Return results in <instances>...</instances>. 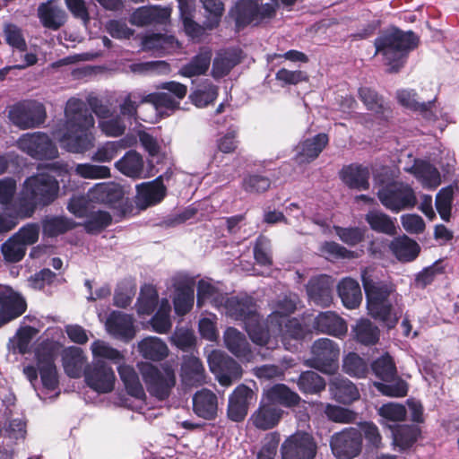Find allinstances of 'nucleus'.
<instances>
[{
    "label": "nucleus",
    "mask_w": 459,
    "mask_h": 459,
    "mask_svg": "<svg viewBox=\"0 0 459 459\" xmlns=\"http://www.w3.org/2000/svg\"><path fill=\"white\" fill-rule=\"evenodd\" d=\"M9 119L22 130L39 127L47 117L44 105L37 100H26L11 107Z\"/></svg>",
    "instance_id": "obj_13"
},
{
    "label": "nucleus",
    "mask_w": 459,
    "mask_h": 459,
    "mask_svg": "<svg viewBox=\"0 0 459 459\" xmlns=\"http://www.w3.org/2000/svg\"><path fill=\"white\" fill-rule=\"evenodd\" d=\"M159 300V295L154 286L145 284L141 288L137 299V313L149 316L155 310Z\"/></svg>",
    "instance_id": "obj_50"
},
{
    "label": "nucleus",
    "mask_w": 459,
    "mask_h": 459,
    "mask_svg": "<svg viewBox=\"0 0 459 459\" xmlns=\"http://www.w3.org/2000/svg\"><path fill=\"white\" fill-rule=\"evenodd\" d=\"M195 300L194 284L180 281L175 287L173 305L175 313L178 316L186 315L193 307Z\"/></svg>",
    "instance_id": "obj_37"
},
{
    "label": "nucleus",
    "mask_w": 459,
    "mask_h": 459,
    "mask_svg": "<svg viewBox=\"0 0 459 459\" xmlns=\"http://www.w3.org/2000/svg\"><path fill=\"white\" fill-rule=\"evenodd\" d=\"M58 349L57 343L44 341L35 351L41 383L43 387L48 391H55L59 385L58 373L55 363Z\"/></svg>",
    "instance_id": "obj_7"
},
{
    "label": "nucleus",
    "mask_w": 459,
    "mask_h": 459,
    "mask_svg": "<svg viewBox=\"0 0 459 459\" xmlns=\"http://www.w3.org/2000/svg\"><path fill=\"white\" fill-rule=\"evenodd\" d=\"M224 307L226 314L234 320L242 321L247 325L259 317L255 300L250 296H233L227 298Z\"/></svg>",
    "instance_id": "obj_20"
},
{
    "label": "nucleus",
    "mask_w": 459,
    "mask_h": 459,
    "mask_svg": "<svg viewBox=\"0 0 459 459\" xmlns=\"http://www.w3.org/2000/svg\"><path fill=\"white\" fill-rule=\"evenodd\" d=\"M26 299L8 285H0V329L22 316L27 310Z\"/></svg>",
    "instance_id": "obj_17"
},
{
    "label": "nucleus",
    "mask_w": 459,
    "mask_h": 459,
    "mask_svg": "<svg viewBox=\"0 0 459 459\" xmlns=\"http://www.w3.org/2000/svg\"><path fill=\"white\" fill-rule=\"evenodd\" d=\"M83 376L86 385L99 394H107L114 389L116 377L108 363L95 359L84 367Z\"/></svg>",
    "instance_id": "obj_16"
},
{
    "label": "nucleus",
    "mask_w": 459,
    "mask_h": 459,
    "mask_svg": "<svg viewBox=\"0 0 459 459\" xmlns=\"http://www.w3.org/2000/svg\"><path fill=\"white\" fill-rule=\"evenodd\" d=\"M275 13L273 7L262 0H238L230 10V14L238 28L249 24L257 25L266 18H272Z\"/></svg>",
    "instance_id": "obj_12"
},
{
    "label": "nucleus",
    "mask_w": 459,
    "mask_h": 459,
    "mask_svg": "<svg viewBox=\"0 0 459 459\" xmlns=\"http://www.w3.org/2000/svg\"><path fill=\"white\" fill-rule=\"evenodd\" d=\"M56 0H48L38 7V17L43 27L57 30L66 22L67 15Z\"/></svg>",
    "instance_id": "obj_25"
},
{
    "label": "nucleus",
    "mask_w": 459,
    "mask_h": 459,
    "mask_svg": "<svg viewBox=\"0 0 459 459\" xmlns=\"http://www.w3.org/2000/svg\"><path fill=\"white\" fill-rule=\"evenodd\" d=\"M419 36L412 30L404 31L391 26L374 40L376 55L383 56L389 73H398L405 65L408 55L418 48Z\"/></svg>",
    "instance_id": "obj_3"
},
{
    "label": "nucleus",
    "mask_w": 459,
    "mask_h": 459,
    "mask_svg": "<svg viewBox=\"0 0 459 459\" xmlns=\"http://www.w3.org/2000/svg\"><path fill=\"white\" fill-rule=\"evenodd\" d=\"M63 367L65 374L72 378H79L83 373L86 358L79 347L71 346L62 355Z\"/></svg>",
    "instance_id": "obj_36"
},
{
    "label": "nucleus",
    "mask_w": 459,
    "mask_h": 459,
    "mask_svg": "<svg viewBox=\"0 0 459 459\" xmlns=\"http://www.w3.org/2000/svg\"><path fill=\"white\" fill-rule=\"evenodd\" d=\"M271 186V179L262 174H247L242 180L243 189L251 194H259L267 191Z\"/></svg>",
    "instance_id": "obj_59"
},
{
    "label": "nucleus",
    "mask_w": 459,
    "mask_h": 459,
    "mask_svg": "<svg viewBox=\"0 0 459 459\" xmlns=\"http://www.w3.org/2000/svg\"><path fill=\"white\" fill-rule=\"evenodd\" d=\"M118 372L128 394L135 398L145 395L139 377L132 367L120 368Z\"/></svg>",
    "instance_id": "obj_54"
},
{
    "label": "nucleus",
    "mask_w": 459,
    "mask_h": 459,
    "mask_svg": "<svg viewBox=\"0 0 459 459\" xmlns=\"http://www.w3.org/2000/svg\"><path fill=\"white\" fill-rule=\"evenodd\" d=\"M341 178L351 189L368 190L369 188V170L362 165L351 164L341 170Z\"/></svg>",
    "instance_id": "obj_30"
},
{
    "label": "nucleus",
    "mask_w": 459,
    "mask_h": 459,
    "mask_svg": "<svg viewBox=\"0 0 459 459\" xmlns=\"http://www.w3.org/2000/svg\"><path fill=\"white\" fill-rule=\"evenodd\" d=\"M377 197L383 206L395 213L411 209L417 204L414 190L403 182L394 181L382 186L377 192Z\"/></svg>",
    "instance_id": "obj_8"
},
{
    "label": "nucleus",
    "mask_w": 459,
    "mask_h": 459,
    "mask_svg": "<svg viewBox=\"0 0 459 459\" xmlns=\"http://www.w3.org/2000/svg\"><path fill=\"white\" fill-rule=\"evenodd\" d=\"M78 225L75 221L65 216H46L41 221L42 233L48 238H56L65 234Z\"/></svg>",
    "instance_id": "obj_40"
},
{
    "label": "nucleus",
    "mask_w": 459,
    "mask_h": 459,
    "mask_svg": "<svg viewBox=\"0 0 459 459\" xmlns=\"http://www.w3.org/2000/svg\"><path fill=\"white\" fill-rule=\"evenodd\" d=\"M342 371L351 377H367L369 367L367 360L356 352H349L342 359Z\"/></svg>",
    "instance_id": "obj_47"
},
{
    "label": "nucleus",
    "mask_w": 459,
    "mask_h": 459,
    "mask_svg": "<svg viewBox=\"0 0 459 459\" xmlns=\"http://www.w3.org/2000/svg\"><path fill=\"white\" fill-rule=\"evenodd\" d=\"M358 96L367 109L373 112L379 119L387 121L392 117L391 107L376 90L367 86L359 87Z\"/></svg>",
    "instance_id": "obj_22"
},
{
    "label": "nucleus",
    "mask_w": 459,
    "mask_h": 459,
    "mask_svg": "<svg viewBox=\"0 0 459 459\" xmlns=\"http://www.w3.org/2000/svg\"><path fill=\"white\" fill-rule=\"evenodd\" d=\"M204 368L202 361L194 356L185 357L181 365V379L187 386H198L204 382Z\"/></svg>",
    "instance_id": "obj_33"
},
{
    "label": "nucleus",
    "mask_w": 459,
    "mask_h": 459,
    "mask_svg": "<svg viewBox=\"0 0 459 459\" xmlns=\"http://www.w3.org/2000/svg\"><path fill=\"white\" fill-rule=\"evenodd\" d=\"M333 279L326 274L312 277L306 290L309 299L316 306L328 307L333 300Z\"/></svg>",
    "instance_id": "obj_19"
},
{
    "label": "nucleus",
    "mask_w": 459,
    "mask_h": 459,
    "mask_svg": "<svg viewBox=\"0 0 459 459\" xmlns=\"http://www.w3.org/2000/svg\"><path fill=\"white\" fill-rule=\"evenodd\" d=\"M329 445L336 459H354L362 451L363 436L357 428H344L331 436Z\"/></svg>",
    "instance_id": "obj_11"
},
{
    "label": "nucleus",
    "mask_w": 459,
    "mask_h": 459,
    "mask_svg": "<svg viewBox=\"0 0 459 459\" xmlns=\"http://www.w3.org/2000/svg\"><path fill=\"white\" fill-rule=\"evenodd\" d=\"M246 330L254 343L268 347L271 342V335L267 327L260 322L259 317H256L255 321L247 323Z\"/></svg>",
    "instance_id": "obj_61"
},
{
    "label": "nucleus",
    "mask_w": 459,
    "mask_h": 459,
    "mask_svg": "<svg viewBox=\"0 0 459 459\" xmlns=\"http://www.w3.org/2000/svg\"><path fill=\"white\" fill-rule=\"evenodd\" d=\"M115 167L121 174L133 179L146 177L143 158L134 150L126 152L121 159L116 161Z\"/></svg>",
    "instance_id": "obj_29"
},
{
    "label": "nucleus",
    "mask_w": 459,
    "mask_h": 459,
    "mask_svg": "<svg viewBox=\"0 0 459 459\" xmlns=\"http://www.w3.org/2000/svg\"><path fill=\"white\" fill-rule=\"evenodd\" d=\"M226 348L237 358L249 359L252 356L246 336L234 327H228L223 335Z\"/></svg>",
    "instance_id": "obj_34"
},
{
    "label": "nucleus",
    "mask_w": 459,
    "mask_h": 459,
    "mask_svg": "<svg viewBox=\"0 0 459 459\" xmlns=\"http://www.w3.org/2000/svg\"><path fill=\"white\" fill-rule=\"evenodd\" d=\"M146 94L140 91L128 92L119 103V116L128 120L131 124L133 120L138 119V108L143 103H147Z\"/></svg>",
    "instance_id": "obj_45"
},
{
    "label": "nucleus",
    "mask_w": 459,
    "mask_h": 459,
    "mask_svg": "<svg viewBox=\"0 0 459 459\" xmlns=\"http://www.w3.org/2000/svg\"><path fill=\"white\" fill-rule=\"evenodd\" d=\"M370 368L374 375L384 382H392L397 376L394 360L388 353L375 359Z\"/></svg>",
    "instance_id": "obj_48"
},
{
    "label": "nucleus",
    "mask_w": 459,
    "mask_h": 459,
    "mask_svg": "<svg viewBox=\"0 0 459 459\" xmlns=\"http://www.w3.org/2000/svg\"><path fill=\"white\" fill-rule=\"evenodd\" d=\"M211 57L209 52L195 55L189 63L181 67L180 74L188 78L204 74L209 69Z\"/></svg>",
    "instance_id": "obj_52"
},
{
    "label": "nucleus",
    "mask_w": 459,
    "mask_h": 459,
    "mask_svg": "<svg viewBox=\"0 0 459 459\" xmlns=\"http://www.w3.org/2000/svg\"><path fill=\"white\" fill-rule=\"evenodd\" d=\"M193 411L200 418L214 420L218 411L217 395L206 388L197 391L193 396Z\"/></svg>",
    "instance_id": "obj_27"
},
{
    "label": "nucleus",
    "mask_w": 459,
    "mask_h": 459,
    "mask_svg": "<svg viewBox=\"0 0 459 459\" xmlns=\"http://www.w3.org/2000/svg\"><path fill=\"white\" fill-rule=\"evenodd\" d=\"M169 16V12L166 8L143 6L131 14L129 22L133 25L143 27L154 22H162Z\"/></svg>",
    "instance_id": "obj_38"
},
{
    "label": "nucleus",
    "mask_w": 459,
    "mask_h": 459,
    "mask_svg": "<svg viewBox=\"0 0 459 459\" xmlns=\"http://www.w3.org/2000/svg\"><path fill=\"white\" fill-rule=\"evenodd\" d=\"M391 248L399 259L409 262L414 260L420 253L419 244L406 236L394 240Z\"/></svg>",
    "instance_id": "obj_53"
},
{
    "label": "nucleus",
    "mask_w": 459,
    "mask_h": 459,
    "mask_svg": "<svg viewBox=\"0 0 459 459\" xmlns=\"http://www.w3.org/2000/svg\"><path fill=\"white\" fill-rule=\"evenodd\" d=\"M59 182L48 172L28 177L17 196L16 205L22 217H32L38 208L52 204L59 195Z\"/></svg>",
    "instance_id": "obj_2"
},
{
    "label": "nucleus",
    "mask_w": 459,
    "mask_h": 459,
    "mask_svg": "<svg viewBox=\"0 0 459 459\" xmlns=\"http://www.w3.org/2000/svg\"><path fill=\"white\" fill-rule=\"evenodd\" d=\"M240 62L241 58L237 52H227L216 56L212 62V77L220 79L228 75Z\"/></svg>",
    "instance_id": "obj_49"
},
{
    "label": "nucleus",
    "mask_w": 459,
    "mask_h": 459,
    "mask_svg": "<svg viewBox=\"0 0 459 459\" xmlns=\"http://www.w3.org/2000/svg\"><path fill=\"white\" fill-rule=\"evenodd\" d=\"M40 227L38 223L30 222L21 227L12 237L24 248L38 242Z\"/></svg>",
    "instance_id": "obj_60"
},
{
    "label": "nucleus",
    "mask_w": 459,
    "mask_h": 459,
    "mask_svg": "<svg viewBox=\"0 0 459 459\" xmlns=\"http://www.w3.org/2000/svg\"><path fill=\"white\" fill-rule=\"evenodd\" d=\"M210 370L223 386H230L242 376L241 366L231 357L221 351H212L208 356Z\"/></svg>",
    "instance_id": "obj_15"
},
{
    "label": "nucleus",
    "mask_w": 459,
    "mask_h": 459,
    "mask_svg": "<svg viewBox=\"0 0 459 459\" xmlns=\"http://www.w3.org/2000/svg\"><path fill=\"white\" fill-rule=\"evenodd\" d=\"M330 390L334 400L342 404H351L360 397L357 385L345 377L333 380Z\"/></svg>",
    "instance_id": "obj_35"
},
{
    "label": "nucleus",
    "mask_w": 459,
    "mask_h": 459,
    "mask_svg": "<svg viewBox=\"0 0 459 459\" xmlns=\"http://www.w3.org/2000/svg\"><path fill=\"white\" fill-rule=\"evenodd\" d=\"M106 325L109 333L121 341L127 342L135 336L134 319L130 315L113 311L108 317Z\"/></svg>",
    "instance_id": "obj_23"
},
{
    "label": "nucleus",
    "mask_w": 459,
    "mask_h": 459,
    "mask_svg": "<svg viewBox=\"0 0 459 459\" xmlns=\"http://www.w3.org/2000/svg\"><path fill=\"white\" fill-rule=\"evenodd\" d=\"M351 334L357 342L371 346L379 341L380 330L369 319L361 318L352 326Z\"/></svg>",
    "instance_id": "obj_39"
},
{
    "label": "nucleus",
    "mask_w": 459,
    "mask_h": 459,
    "mask_svg": "<svg viewBox=\"0 0 459 459\" xmlns=\"http://www.w3.org/2000/svg\"><path fill=\"white\" fill-rule=\"evenodd\" d=\"M337 292L342 305L348 309H355L362 301V292L359 282L350 277L343 278L337 285Z\"/></svg>",
    "instance_id": "obj_31"
},
{
    "label": "nucleus",
    "mask_w": 459,
    "mask_h": 459,
    "mask_svg": "<svg viewBox=\"0 0 459 459\" xmlns=\"http://www.w3.org/2000/svg\"><path fill=\"white\" fill-rule=\"evenodd\" d=\"M267 398L271 404H281L284 407L297 406L300 402L299 395L284 384H276L267 391Z\"/></svg>",
    "instance_id": "obj_44"
},
{
    "label": "nucleus",
    "mask_w": 459,
    "mask_h": 459,
    "mask_svg": "<svg viewBox=\"0 0 459 459\" xmlns=\"http://www.w3.org/2000/svg\"><path fill=\"white\" fill-rule=\"evenodd\" d=\"M128 147L126 139L119 141L107 142L102 146L99 147L94 152L91 160L98 162H109L117 157L121 149Z\"/></svg>",
    "instance_id": "obj_57"
},
{
    "label": "nucleus",
    "mask_w": 459,
    "mask_h": 459,
    "mask_svg": "<svg viewBox=\"0 0 459 459\" xmlns=\"http://www.w3.org/2000/svg\"><path fill=\"white\" fill-rule=\"evenodd\" d=\"M139 370L149 394L160 401H164L171 394L176 385L175 372L169 367L159 368L151 363L139 365Z\"/></svg>",
    "instance_id": "obj_5"
},
{
    "label": "nucleus",
    "mask_w": 459,
    "mask_h": 459,
    "mask_svg": "<svg viewBox=\"0 0 459 459\" xmlns=\"http://www.w3.org/2000/svg\"><path fill=\"white\" fill-rule=\"evenodd\" d=\"M378 414L383 418L382 425H388V421L402 422L406 420L407 411L404 405L394 403L383 404L378 409Z\"/></svg>",
    "instance_id": "obj_58"
},
{
    "label": "nucleus",
    "mask_w": 459,
    "mask_h": 459,
    "mask_svg": "<svg viewBox=\"0 0 459 459\" xmlns=\"http://www.w3.org/2000/svg\"><path fill=\"white\" fill-rule=\"evenodd\" d=\"M328 143V134L319 133L313 137L305 139L299 143V155L304 157L306 161L311 162L320 155Z\"/></svg>",
    "instance_id": "obj_42"
},
{
    "label": "nucleus",
    "mask_w": 459,
    "mask_h": 459,
    "mask_svg": "<svg viewBox=\"0 0 459 459\" xmlns=\"http://www.w3.org/2000/svg\"><path fill=\"white\" fill-rule=\"evenodd\" d=\"M325 413L329 420L342 424L353 423L358 416L352 410L332 404L325 407Z\"/></svg>",
    "instance_id": "obj_63"
},
{
    "label": "nucleus",
    "mask_w": 459,
    "mask_h": 459,
    "mask_svg": "<svg viewBox=\"0 0 459 459\" xmlns=\"http://www.w3.org/2000/svg\"><path fill=\"white\" fill-rule=\"evenodd\" d=\"M17 148L35 160H51L58 157V149L50 137L43 132L22 134L16 142Z\"/></svg>",
    "instance_id": "obj_9"
},
{
    "label": "nucleus",
    "mask_w": 459,
    "mask_h": 459,
    "mask_svg": "<svg viewBox=\"0 0 459 459\" xmlns=\"http://www.w3.org/2000/svg\"><path fill=\"white\" fill-rule=\"evenodd\" d=\"M392 432L393 444L401 451H406L413 446L421 436L420 427L412 424L387 425Z\"/></svg>",
    "instance_id": "obj_28"
},
{
    "label": "nucleus",
    "mask_w": 459,
    "mask_h": 459,
    "mask_svg": "<svg viewBox=\"0 0 459 459\" xmlns=\"http://www.w3.org/2000/svg\"><path fill=\"white\" fill-rule=\"evenodd\" d=\"M90 108L79 100L71 98L66 102L65 132L60 138L64 147L73 153H83L94 146V135L91 132L94 127V113L100 118L110 117L109 108L102 100L93 97L88 100Z\"/></svg>",
    "instance_id": "obj_1"
},
{
    "label": "nucleus",
    "mask_w": 459,
    "mask_h": 459,
    "mask_svg": "<svg viewBox=\"0 0 459 459\" xmlns=\"http://www.w3.org/2000/svg\"><path fill=\"white\" fill-rule=\"evenodd\" d=\"M257 399L256 394L244 384L238 385L229 396L227 416L234 422H241L248 413L251 404Z\"/></svg>",
    "instance_id": "obj_18"
},
{
    "label": "nucleus",
    "mask_w": 459,
    "mask_h": 459,
    "mask_svg": "<svg viewBox=\"0 0 459 459\" xmlns=\"http://www.w3.org/2000/svg\"><path fill=\"white\" fill-rule=\"evenodd\" d=\"M317 444L307 432H296L284 440L281 446V459H314Z\"/></svg>",
    "instance_id": "obj_14"
},
{
    "label": "nucleus",
    "mask_w": 459,
    "mask_h": 459,
    "mask_svg": "<svg viewBox=\"0 0 459 459\" xmlns=\"http://www.w3.org/2000/svg\"><path fill=\"white\" fill-rule=\"evenodd\" d=\"M362 285L368 315L383 323L388 329L394 328L399 321V316L394 307L395 286L390 282L374 281L366 274H362Z\"/></svg>",
    "instance_id": "obj_4"
},
{
    "label": "nucleus",
    "mask_w": 459,
    "mask_h": 459,
    "mask_svg": "<svg viewBox=\"0 0 459 459\" xmlns=\"http://www.w3.org/2000/svg\"><path fill=\"white\" fill-rule=\"evenodd\" d=\"M111 223L112 216L108 212L97 211L88 215L87 220L82 225L87 233L98 234L108 228Z\"/></svg>",
    "instance_id": "obj_56"
},
{
    "label": "nucleus",
    "mask_w": 459,
    "mask_h": 459,
    "mask_svg": "<svg viewBox=\"0 0 459 459\" xmlns=\"http://www.w3.org/2000/svg\"><path fill=\"white\" fill-rule=\"evenodd\" d=\"M124 195L123 187L114 182L96 184L87 194L90 202L106 204L111 209L117 210L122 216H125L132 207Z\"/></svg>",
    "instance_id": "obj_10"
},
{
    "label": "nucleus",
    "mask_w": 459,
    "mask_h": 459,
    "mask_svg": "<svg viewBox=\"0 0 459 459\" xmlns=\"http://www.w3.org/2000/svg\"><path fill=\"white\" fill-rule=\"evenodd\" d=\"M138 351L144 359L160 361L169 354L166 343L159 337L149 336L138 343Z\"/></svg>",
    "instance_id": "obj_41"
},
{
    "label": "nucleus",
    "mask_w": 459,
    "mask_h": 459,
    "mask_svg": "<svg viewBox=\"0 0 459 459\" xmlns=\"http://www.w3.org/2000/svg\"><path fill=\"white\" fill-rule=\"evenodd\" d=\"M365 221L369 225L370 229L376 232L391 236L394 235L396 232L394 221L381 211H369L365 215Z\"/></svg>",
    "instance_id": "obj_46"
},
{
    "label": "nucleus",
    "mask_w": 459,
    "mask_h": 459,
    "mask_svg": "<svg viewBox=\"0 0 459 459\" xmlns=\"http://www.w3.org/2000/svg\"><path fill=\"white\" fill-rule=\"evenodd\" d=\"M313 328L317 332L337 338L346 335L348 326L346 321L335 312H320L313 321Z\"/></svg>",
    "instance_id": "obj_21"
},
{
    "label": "nucleus",
    "mask_w": 459,
    "mask_h": 459,
    "mask_svg": "<svg viewBox=\"0 0 459 459\" xmlns=\"http://www.w3.org/2000/svg\"><path fill=\"white\" fill-rule=\"evenodd\" d=\"M297 384L299 391L303 394H318L325 388L324 377L312 370L302 372Z\"/></svg>",
    "instance_id": "obj_51"
},
{
    "label": "nucleus",
    "mask_w": 459,
    "mask_h": 459,
    "mask_svg": "<svg viewBox=\"0 0 459 459\" xmlns=\"http://www.w3.org/2000/svg\"><path fill=\"white\" fill-rule=\"evenodd\" d=\"M454 194V186L450 185L441 188L436 195V209L440 218L445 221H449L451 217Z\"/></svg>",
    "instance_id": "obj_55"
},
{
    "label": "nucleus",
    "mask_w": 459,
    "mask_h": 459,
    "mask_svg": "<svg viewBox=\"0 0 459 459\" xmlns=\"http://www.w3.org/2000/svg\"><path fill=\"white\" fill-rule=\"evenodd\" d=\"M218 97V87L209 83L203 89L194 91L189 98L197 108H204L212 103Z\"/></svg>",
    "instance_id": "obj_64"
},
{
    "label": "nucleus",
    "mask_w": 459,
    "mask_h": 459,
    "mask_svg": "<svg viewBox=\"0 0 459 459\" xmlns=\"http://www.w3.org/2000/svg\"><path fill=\"white\" fill-rule=\"evenodd\" d=\"M282 411L274 404H261L252 414L253 425L261 430H268L274 428L280 421Z\"/></svg>",
    "instance_id": "obj_32"
},
{
    "label": "nucleus",
    "mask_w": 459,
    "mask_h": 459,
    "mask_svg": "<svg viewBox=\"0 0 459 459\" xmlns=\"http://www.w3.org/2000/svg\"><path fill=\"white\" fill-rule=\"evenodd\" d=\"M26 248L20 245L13 237H10L1 245V253L7 263L15 264L22 261L26 255Z\"/></svg>",
    "instance_id": "obj_62"
},
{
    "label": "nucleus",
    "mask_w": 459,
    "mask_h": 459,
    "mask_svg": "<svg viewBox=\"0 0 459 459\" xmlns=\"http://www.w3.org/2000/svg\"><path fill=\"white\" fill-rule=\"evenodd\" d=\"M142 47L143 50L161 56L176 52L181 48V44L173 35L152 33L143 37Z\"/></svg>",
    "instance_id": "obj_24"
},
{
    "label": "nucleus",
    "mask_w": 459,
    "mask_h": 459,
    "mask_svg": "<svg viewBox=\"0 0 459 459\" xmlns=\"http://www.w3.org/2000/svg\"><path fill=\"white\" fill-rule=\"evenodd\" d=\"M340 346L329 338H319L310 347L306 365L324 374L332 375L339 368Z\"/></svg>",
    "instance_id": "obj_6"
},
{
    "label": "nucleus",
    "mask_w": 459,
    "mask_h": 459,
    "mask_svg": "<svg viewBox=\"0 0 459 459\" xmlns=\"http://www.w3.org/2000/svg\"><path fill=\"white\" fill-rule=\"evenodd\" d=\"M416 97L417 93L414 90H400L396 92V99L401 106L411 111L419 112L424 117H428L429 113H431L436 99L419 102Z\"/></svg>",
    "instance_id": "obj_43"
},
{
    "label": "nucleus",
    "mask_w": 459,
    "mask_h": 459,
    "mask_svg": "<svg viewBox=\"0 0 459 459\" xmlns=\"http://www.w3.org/2000/svg\"><path fill=\"white\" fill-rule=\"evenodd\" d=\"M167 188L163 184V176L160 175L152 182L142 183L137 186L138 204L143 207L155 205L166 196Z\"/></svg>",
    "instance_id": "obj_26"
}]
</instances>
